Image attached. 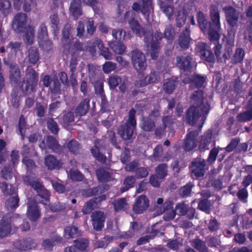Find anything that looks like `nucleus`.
I'll use <instances>...</instances> for the list:
<instances>
[{
  "label": "nucleus",
  "instance_id": "1",
  "mask_svg": "<svg viewBox=\"0 0 252 252\" xmlns=\"http://www.w3.org/2000/svg\"><path fill=\"white\" fill-rule=\"evenodd\" d=\"M136 14L131 11H126L124 15V20L127 23L132 31L140 37L144 36V41L147 47H150V53L152 59H158L161 48L162 39V32L153 31H145L138 21L135 19Z\"/></svg>",
  "mask_w": 252,
  "mask_h": 252
},
{
  "label": "nucleus",
  "instance_id": "2",
  "mask_svg": "<svg viewBox=\"0 0 252 252\" xmlns=\"http://www.w3.org/2000/svg\"><path fill=\"white\" fill-rule=\"evenodd\" d=\"M9 79L12 85L19 87L22 94L27 96L33 93L37 86L38 75L35 70L28 67L26 71V77L22 81L19 67L17 64L9 65Z\"/></svg>",
  "mask_w": 252,
  "mask_h": 252
},
{
  "label": "nucleus",
  "instance_id": "3",
  "mask_svg": "<svg viewBox=\"0 0 252 252\" xmlns=\"http://www.w3.org/2000/svg\"><path fill=\"white\" fill-rule=\"evenodd\" d=\"M210 17L211 21H208L205 14L198 10L196 14L197 24L204 33H208L210 41H217L220 37L219 32L221 29V24L220 12L217 5H212L210 6Z\"/></svg>",
  "mask_w": 252,
  "mask_h": 252
},
{
  "label": "nucleus",
  "instance_id": "4",
  "mask_svg": "<svg viewBox=\"0 0 252 252\" xmlns=\"http://www.w3.org/2000/svg\"><path fill=\"white\" fill-rule=\"evenodd\" d=\"M204 92L198 90L193 92L190 96V101L192 103L187 111L186 119L188 123L190 126H194L199 118L202 121L199 126L200 130L206 119V115L209 113L210 105L207 102H204Z\"/></svg>",
  "mask_w": 252,
  "mask_h": 252
},
{
  "label": "nucleus",
  "instance_id": "5",
  "mask_svg": "<svg viewBox=\"0 0 252 252\" xmlns=\"http://www.w3.org/2000/svg\"><path fill=\"white\" fill-rule=\"evenodd\" d=\"M29 18L27 15L22 12L17 13L11 23L12 29L17 33H24V37L29 45L32 44L34 33V28L28 25Z\"/></svg>",
  "mask_w": 252,
  "mask_h": 252
},
{
  "label": "nucleus",
  "instance_id": "6",
  "mask_svg": "<svg viewBox=\"0 0 252 252\" xmlns=\"http://www.w3.org/2000/svg\"><path fill=\"white\" fill-rule=\"evenodd\" d=\"M135 114V110L131 108L129 111L128 119L126 123L120 125L118 129V133L123 140H130L133 135V130L137 125Z\"/></svg>",
  "mask_w": 252,
  "mask_h": 252
},
{
  "label": "nucleus",
  "instance_id": "7",
  "mask_svg": "<svg viewBox=\"0 0 252 252\" xmlns=\"http://www.w3.org/2000/svg\"><path fill=\"white\" fill-rule=\"evenodd\" d=\"M14 214L7 213L0 220V238L7 236L11 231L12 223L14 222Z\"/></svg>",
  "mask_w": 252,
  "mask_h": 252
},
{
  "label": "nucleus",
  "instance_id": "8",
  "mask_svg": "<svg viewBox=\"0 0 252 252\" xmlns=\"http://www.w3.org/2000/svg\"><path fill=\"white\" fill-rule=\"evenodd\" d=\"M222 10L228 26L238 27L240 19V11L232 6H225Z\"/></svg>",
  "mask_w": 252,
  "mask_h": 252
},
{
  "label": "nucleus",
  "instance_id": "9",
  "mask_svg": "<svg viewBox=\"0 0 252 252\" xmlns=\"http://www.w3.org/2000/svg\"><path fill=\"white\" fill-rule=\"evenodd\" d=\"M206 165V161L204 159L201 157L194 158L189 165L192 175L196 178L203 177L205 174Z\"/></svg>",
  "mask_w": 252,
  "mask_h": 252
},
{
  "label": "nucleus",
  "instance_id": "10",
  "mask_svg": "<svg viewBox=\"0 0 252 252\" xmlns=\"http://www.w3.org/2000/svg\"><path fill=\"white\" fill-rule=\"evenodd\" d=\"M196 50L201 59L206 62L212 63L215 61L213 51L209 48L206 43L199 42L197 44Z\"/></svg>",
  "mask_w": 252,
  "mask_h": 252
},
{
  "label": "nucleus",
  "instance_id": "11",
  "mask_svg": "<svg viewBox=\"0 0 252 252\" xmlns=\"http://www.w3.org/2000/svg\"><path fill=\"white\" fill-rule=\"evenodd\" d=\"M91 222L93 229L96 231H101L104 227L106 216L101 211H95L91 215Z\"/></svg>",
  "mask_w": 252,
  "mask_h": 252
},
{
  "label": "nucleus",
  "instance_id": "12",
  "mask_svg": "<svg viewBox=\"0 0 252 252\" xmlns=\"http://www.w3.org/2000/svg\"><path fill=\"white\" fill-rule=\"evenodd\" d=\"M131 60L134 67L139 71L146 69V59L144 54L139 50L136 49L132 52Z\"/></svg>",
  "mask_w": 252,
  "mask_h": 252
},
{
  "label": "nucleus",
  "instance_id": "13",
  "mask_svg": "<svg viewBox=\"0 0 252 252\" xmlns=\"http://www.w3.org/2000/svg\"><path fill=\"white\" fill-rule=\"evenodd\" d=\"M63 52L65 54H70L72 56L80 54V52L84 51L85 50L84 44L78 39H74L69 43L63 47Z\"/></svg>",
  "mask_w": 252,
  "mask_h": 252
},
{
  "label": "nucleus",
  "instance_id": "14",
  "mask_svg": "<svg viewBox=\"0 0 252 252\" xmlns=\"http://www.w3.org/2000/svg\"><path fill=\"white\" fill-rule=\"evenodd\" d=\"M198 135L199 130L191 131L187 134L183 144V148L185 152H190L196 147Z\"/></svg>",
  "mask_w": 252,
  "mask_h": 252
},
{
  "label": "nucleus",
  "instance_id": "15",
  "mask_svg": "<svg viewBox=\"0 0 252 252\" xmlns=\"http://www.w3.org/2000/svg\"><path fill=\"white\" fill-rule=\"evenodd\" d=\"M149 201L145 195H141L137 197L132 207V211L136 214L143 213L148 207Z\"/></svg>",
  "mask_w": 252,
  "mask_h": 252
},
{
  "label": "nucleus",
  "instance_id": "16",
  "mask_svg": "<svg viewBox=\"0 0 252 252\" xmlns=\"http://www.w3.org/2000/svg\"><path fill=\"white\" fill-rule=\"evenodd\" d=\"M193 58L192 55L179 56L176 57L177 66L184 71H190L192 68Z\"/></svg>",
  "mask_w": 252,
  "mask_h": 252
},
{
  "label": "nucleus",
  "instance_id": "17",
  "mask_svg": "<svg viewBox=\"0 0 252 252\" xmlns=\"http://www.w3.org/2000/svg\"><path fill=\"white\" fill-rule=\"evenodd\" d=\"M45 141L46 147L49 150L55 153L60 154L63 152L65 146L61 145L58 140L53 136H47L45 138Z\"/></svg>",
  "mask_w": 252,
  "mask_h": 252
},
{
  "label": "nucleus",
  "instance_id": "18",
  "mask_svg": "<svg viewBox=\"0 0 252 252\" xmlns=\"http://www.w3.org/2000/svg\"><path fill=\"white\" fill-rule=\"evenodd\" d=\"M27 216L32 221H36L41 216L37 203L32 200L27 204Z\"/></svg>",
  "mask_w": 252,
  "mask_h": 252
},
{
  "label": "nucleus",
  "instance_id": "19",
  "mask_svg": "<svg viewBox=\"0 0 252 252\" xmlns=\"http://www.w3.org/2000/svg\"><path fill=\"white\" fill-rule=\"evenodd\" d=\"M190 40L189 29L186 28L180 33L178 39V44L181 49L186 50L189 47Z\"/></svg>",
  "mask_w": 252,
  "mask_h": 252
},
{
  "label": "nucleus",
  "instance_id": "20",
  "mask_svg": "<svg viewBox=\"0 0 252 252\" xmlns=\"http://www.w3.org/2000/svg\"><path fill=\"white\" fill-rule=\"evenodd\" d=\"M100 141V140L99 139H96L94 141V147L91 149V152L96 160L102 163H104L106 162L107 158L99 151V142Z\"/></svg>",
  "mask_w": 252,
  "mask_h": 252
},
{
  "label": "nucleus",
  "instance_id": "21",
  "mask_svg": "<svg viewBox=\"0 0 252 252\" xmlns=\"http://www.w3.org/2000/svg\"><path fill=\"white\" fill-rule=\"evenodd\" d=\"M206 78V76L195 74L189 77V82L192 89H199L203 86Z\"/></svg>",
  "mask_w": 252,
  "mask_h": 252
},
{
  "label": "nucleus",
  "instance_id": "22",
  "mask_svg": "<svg viewBox=\"0 0 252 252\" xmlns=\"http://www.w3.org/2000/svg\"><path fill=\"white\" fill-rule=\"evenodd\" d=\"M69 11L75 20H77L82 15L81 3L79 0L71 1Z\"/></svg>",
  "mask_w": 252,
  "mask_h": 252
},
{
  "label": "nucleus",
  "instance_id": "23",
  "mask_svg": "<svg viewBox=\"0 0 252 252\" xmlns=\"http://www.w3.org/2000/svg\"><path fill=\"white\" fill-rule=\"evenodd\" d=\"M212 135L213 132L211 129H208L202 135L199 145V148L201 150L205 151L209 149V146L211 143Z\"/></svg>",
  "mask_w": 252,
  "mask_h": 252
},
{
  "label": "nucleus",
  "instance_id": "24",
  "mask_svg": "<svg viewBox=\"0 0 252 252\" xmlns=\"http://www.w3.org/2000/svg\"><path fill=\"white\" fill-rule=\"evenodd\" d=\"M45 164L48 169L51 170L59 169L62 166V163L52 155L47 156L45 158Z\"/></svg>",
  "mask_w": 252,
  "mask_h": 252
},
{
  "label": "nucleus",
  "instance_id": "25",
  "mask_svg": "<svg viewBox=\"0 0 252 252\" xmlns=\"http://www.w3.org/2000/svg\"><path fill=\"white\" fill-rule=\"evenodd\" d=\"M90 100L86 98L82 100L76 107L75 112L80 116L85 115L88 112L90 108Z\"/></svg>",
  "mask_w": 252,
  "mask_h": 252
},
{
  "label": "nucleus",
  "instance_id": "26",
  "mask_svg": "<svg viewBox=\"0 0 252 252\" xmlns=\"http://www.w3.org/2000/svg\"><path fill=\"white\" fill-rule=\"evenodd\" d=\"M88 69V77L89 78V82L91 84H94V82L98 80L97 75L100 70L99 67L94 63H88L87 65Z\"/></svg>",
  "mask_w": 252,
  "mask_h": 252
},
{
  "label": "nucleus",
  "instance_id": "27",
  "mask_svg": "<svg viewBox=\"0 0 252 252\" xmlns=\"http://www.w3.org/2000/svg\"><path fill=\"white\" fill-rule=\"evenodd\" d=\"M177 78L168 79L163 85V90L165 93L168 94H172L177 85Z\"/></svg>",
  "mask_w": 252,
  "mask_h": 252
},
{
  "label": "nucleus",
  "instance_id": "28",
  "mask_svg": "<svg viewBox=\"0 0 252 252\" xmlns=\"http://www.w3.org/2000/svg\"><path fill=\"white\" fill-rule=\"evenodd\" d=\"M28 59V62L33 65L37 63L39 59V53L37 47L32 46L29 49Z\"/></svg>",
  "mask_w": 252,
  "mask_h": 252
},
{
  "label": "nucleus",
  "instance_id": "29",
  "mask_svg": "<svg viewBox=\"0 0 252 252\" xmlns=\"http://www.w3.org/2000/svg\"><path fill=\"white\" fill-rule=\"evenodd\" d=\"M10 102L15 108H18L20 105L21 95L17 87H14L11 93Z\"/></svg>",
  "mask_w": 252,
  "mask_h": 252
},
{
  "label": "nucleus",
  "instance_id": "30",
  "mask_svg": "<svg viewBox=\"0 0 252 252\" xmlns=\"http://www.w3.org/2000/svg\"><path fill=\"white\" fill-rule=\"evenodd\" d=\"M136 178L132 175L126 177L123 181V185L124 186L121 188V191L124 192L127 191L130 189L133 188L136 183Z\"/></svg>",
  "mask_w": 252,
  "mask_h": 252
},
{
  "label": "nucleus",
  "instance_id": "31",
  "mask_svg": "<svg viewBox=\"0 0 252 252\" xmlns=\"http://www.w3.org/2000/svg\"><path fill=\"white\" fill-rule=\"evenodd\" d=\"M79 235V230L77 226L69 225L64 228V236L67 239L74 238Z\"/></svg>",
  "mask_w": 252,
  "mask_h": 252
},
{
  "label": "nucleus",
  "instance_id": "32",
  "mask_svg": "<svg viewBox=\"0 0 252 252\" xmlns=\"http://www.w3.org/2000/svg\"><path fill=\"white\" fill-rule=\"evenodd\" d=\"M71 29L70 26H65L63 30L62 37L61 38L63 47L64 46H66L67 44L74 39L72 37H70Z\"/></svg>",
  "mask_w": 252,
  "mask_h": 252
},
{
  "label": "nucleus",
  "instance_id": "33",
  "mask_svg": "<svg viewBox=\"0 0 252 252\" xmlns=\"http://www.w3.org/2000/svg\"><path fill=\"white\" fill-rule=\"evenodd\" d=\"M245 55L244 50L242 48H237L234 55L231 58V63L234 64H238L243 62Z\"/></svg>",
  "mask_w": 252,
  "mask_h": 252
},
{
  "label": "nucleus",
  "instance_id": "34",
  "mask_svg": "<svg viewBox=\"0 0 252 252\" xmlns=\"http://www.w3.org/2000/svg\"><path fill=\"white\" fill-rule=\"evenodd\" d=\"M112 204L114 206V210L116 212L125 211L128 205L125 198H121L115 200Z\"/></svg>",
  "mask_w": 252,
  "mask_h": 252
},
{
  "label": "nucleus",
  "instance_id": "35",
  "mask_svg": "<svg viewBox=\"0 0 252 252\" xmlns=\"http://www.w3.org/2000/svg\"><path fill=\"white\" fill-rule=\"evenodd\" d=\"M51 28L53 33L56 35L59 30L60 19L57 13L51 14L49 17Z\"/></svg>",
  "mask_w": 252,
  "mask_h": 252
},
{
  "label": "nucleus",
  "instance_id": "36",
  "mask_svg": "<svg viewBox=\"0 0 252 252\" xmlns=\"http://www.w3.org/2000/svg\"><path fill=\"white\" fill-rule=\"evenodd\" d=\"M95 173L97 179L100 182H108L110 180L111 174L103 168L97 169L96 170Z\"/></svg>",
  "mask_w": 252,
  "mask_h": 252
},
{
  "label": "nucleus",
  "instance_id": "37",
  "mask_svg": "<svg viewBox=\"0 0 252 252\" xmlns=\"http://www.w3.org/2000/svg\"><path fill=\"white\" fill-rule=\"evenodd\" d=\"M186 17L194 14L195 11H198L197 8H194L192 2H187L184 4L182 9L179 10Z\"/></svg>",
  "mask_w": 252,
  "mask_h": 252
},
{
  "label": "nucleus",
  "instance_id": "38",
  "mask_svg": "<svg viewBox=\"0 0 252 252\" xmlns=\"http://www.w3.org/2000/svg\"><path fill=\"white\" fill-rule=\"evenodd\" d=\"M155 123L150 117L144 118L141 124L142 129L145 131H151L155 127Z\"/></svg>",
  "mask_w": 252,
  "mask_h": 252
},
{
  "label": "nucleus",
  "instance_id": "39",
  "mask_svg": "<svg viewBox=\"0 0 252 252\" xmlns=\"http://www.w3.org/2000/svg\"><path fill=\"white\" fill-rule=\"evenodd\" d=\"M109 46L113 52L117 54H123L126 49L124 44L121 41H112L110 43Z\"/></svg>",
  "mask_w": 252,
  "mask_h": 252
},
{
  "label": "nucleus",
  "instance_id": "40",
  "mask_svg": "<svg viewBox=\"0 0 252 252\" xmlns=\"http://www.w3.org/2000/svg\"><path fill=\"white\" fill-rule=\"evenodd\" d=\"M167 165L166 163H161L158 165L155 169L156 175L160 180L164 179L167 175Z\"/></svg>",
  "mask_w": 252,
  "mask_h": 252
},
{
  "label": "nucleus",
  "instance_id": "41",
  "mask_svg": "<svg viewBox=\"0 0 252 252\" xmlns=\"http://www.w3.org/2000/svg\"><path fill=\"white\" fill-rule=\"evenodd\" d=\"M105 190L104 186H98L97 187L88 189L85 191V194L87 197H91L96 196L99 194H102L104 192Z\"/></svg>",
  "mask_w": 252,
  "mask_h": 252
},
{
  "label": "nucleus",
  "instance_id": "42",
  "mask_svg": "<svg viewBox=\"0 0 252 252\" xmlns=\"http://www.w3.org/2000/svg\"><path fill=\"white\" fill-rule=\"evenodd\" d=\"M160 7L163 12L167 16L169 20L172 19L174 10V7L164 1H161Z\"/></svg>",
  "mask_w": 252,
  "mask_h": 252
},
{
  "label": "nucleus",
  "instance_id": "43",
  "mask_svg": "<svg viewBox=\"0 0 252 252\" xmlns=\"http://www.w3.org/2000/svg\"><path fill=\"white\" fill-rule=\"evenodd\" d=\"M237 120L239 122H246L252 120V108H248V110L238 114L236 117Z\"/></svg>",
  "mask_w": 252,
  "mask_h": 252
},
{
  "label": "nucleus",
  "instance_id": "44",
  "mask_svg": "<svg viewBox=\"0 0 252 252\" xmlns=\"http://www.w3.org/2000/svg\"><path fill=\"white\" fill-rule=\"evenodd\" d=\"M96 44L97 45L99 48L100 54L103 56L106 60H110L111 59L112 53L109 51L108 48L104 46V44L101 40H97Z\"/></svg>",
  "mask_w": 252,
  "mask_h": 252
},
{
  "label": "nucleus",
  "instance_id": "45",
  "mask_svg": "<svg viewBox=\"0 0 252 252\" xmlns=\"http://www.w3.org/2000/svg\"><path fill=\"white\" fill-rule=\"evenodd\" d=\"M194 185L191 182H189L186 185L181 187L179 190V194L182 197L189 196L191 192Z\"/></svg>",
  "mask_w": 252,
  "mask_h": 252
},
{
  "label": "nucleus",
  "instance_id": "46",
  "mask_svg": "<svg viewBox=\"0 0 252 252\" xmlns=\"http://www.w3.org/2000/svg\"><path fill=\"white\" fill-rule=\"evenodd\" d=\"M19 202L18 196L10 197L6 201L5 207L8 210H13L18 207Z\"/></svg>",
  "mask_w": 252,
  "mask_h": 252
},
{
  "label": "nucleus",
  "instance_id": "47",
  "mask_svg": "<svg viewBox=\"0 0 252 252\" xmlns=\"http://www.w3.org/2000/svg\"><path fill=\"white\" fill-rule=\"evenodd\" d=\"M0 189L5 196L13 195L16 191L14 187L12 185H10L9 186L5 182L0 183Z\"/></svg>",
  "mask_w": 252,
  "mask_h": 252
},
{
  "label": "nucleus",
  "instance_id": "48",
  "mask_svg": "<svg viewBox=\"0 0 252 252\" xmlns=\"http://www.w3.org/2000/svg\"><path fill=\"white\" fill-rule=\"evenodd\" d=\"M113 239V238L112 236H105L101 240L96 241L94 244V246L95 248H105Z\"/></svg>",
  "mask_w": 252,
  "mask_h": 252
},
{
  "label": "nucleus",
  "instance_id": "49",
  "mask_svg": "<svg viewBox=\"0 0 252 252\" xmlns=\"http://www.w3.org/2000/svg\"><path fill=\"white\" fill-rule=\"evenodd\" d=\"M22 248L24 251H27L34 248L36 246V243L34 240L31 238L24 239L21 243Z\"/></svg>",
  "mask_w": 252,
  "mask_h": 252
},
{
  "label": "nucleus",
  "instance_id": "50",
  "mask_svg": "<svg viewBox=\"0 0 252 252\" xmlns=\"http://www.w3.org/2000/svg\"><path fill=\"white\" fill-rule=\"evenodd\" d=\"M234 46V43L225 42L224 52L222 54V58L225 62L230 58Z\"/></svg>",
  "mask_w": 252,
  "mask_h": 252
},
{
  "label": "nucleus",
  "instance_id": "51",
  "mask_svg": "<svg viewBox=\"0 0 252 252\" xmlns=\"http://www.w3.org/2000/svg\"><path fill=\"white\" fill-rule=\"evenodd\" d=\"M27 126L26 118L24 115H21L19 119L18 128L19 132L23 139L24 138L25 135Z\"/></svg>",
  "mask_w": 252,
  "mask_h": 252
},
{
  "label": "nucleus",
  "instance_id": "52",
  "mask_svg": "<svg viewBox=\"0 0 252 252\" xmlns=\"http://www.w3.org/2000/svg\"><path fill=\"white\" fill-rule=\"evenodd\" d=\"M67 147L69 151L74 155L79 153L80 145L75 139L70 140L67 145Z\"/></svg>",
  "mask_w": 252,
  "mask_h": 252
},
{
  "label": "nucleus",
  "instance_id": "53",
  "mask_svg": "<svg viewBox=\"0 0 252 252\" xmlns=\"http://www.w3.org/2000/svg\"><path fill=\"white\" fill-rule=\"evenodd\" d=\"M126 34V32L122 28L113 29L112 31V36L113 38L115 39L113 41L122 42L125 39Z\"/></svg>",
  "mask_w": 252,
  "mask_h": 252
},
{
  "label": "nucleus",
  "instance_id": "54",
  "mask_svg": "<svg viewBox=\"0 0 252 252\" xmlns=\"http://www.w3.org/2000/svg\"><path fill=\"white\" fill-rule=\"evenodd\" d=\"M28 171L31 172L36 167L35 162L28 156H24L22 160Z\"/></svg>",
  "mask_w": 252,
  "mask_h": 252
},
{
  "label": "nucleus",
  "instance_id": "55",
  "mask_svg": "<svg viewBox=\"0 0 252 252\" xmlns=\"http://www.w3.org/2000/svg\"><path fill=\"white\" fill-rule=\"evenodd\" d=\"M74 245L77 250L83 251L85 250L89 246V241L85 238H79L74 241Z\"/></svg>",
  "mask_w": 252,
  "mask_h": 252
},
{
  "label": "nucleus",
  "instance_id": "56",
  "mask_svg": "<svg viewBox=\"0 0 252 252\" xmlns=\"http://www.w3.org/2000/svg\"><path fill=\"white\" fill-rule=\"evenodd\" d=\"M149 172V169L148 167H137L135 172V177L136 179H140L146 177Z\"/></svg>",
  "mask_w": 252,
  "mask_h": 252
},
{
  "label": "nucleus",
  "instance_id": "57",
  "mask_svg": "<svg viewBox=\"0 0 252 252\" xmlns=\"http://www.w3.org/2000/svg\"><path fill=\"white\" fill-rule=\"evenodd\" d=\"M93 84L94 85V92L96 95H99L100 97L105 95L103 89V82L101 80H96Z\"/></svg>",
  "mask_w": 252,
  "mask_h": 252
},
{
  "label": "nucleus",
  "instance_id": "58",
  "mask_svg": "<svg viewBox=\"0 0 252 252\" xmlns=\"http://www.w3.org/2000/svg\"><path fill=\"white\" fill-rule=\"evenodd\" d=\"M238 27L228 26L226 42L235 43V37Z\"/></svg>",
  "mask_w": 252,
  "mask_h": 252
},
{
  "label": "nucleus",
  "instance_id": "59",
  "mask_svg": "<svg viewBox=\"0 0 252 252\" xmlns=\"http://www.w3.org/2000/svg\"><path fill=\"white\" fill-rule=\"evenodd\" d=\"M191 246L198 251L208 248L205 242L199 238L193 239L191 241Z\"/></svg>",
  "mask_w": 252,
  "mask_h": 252
},
{
  "label": "nucleus",
  "instance_id": "60",
  "mask_svg": "<svg viewBox=\"0 0 252 252\" xmlns=\"http://www.w3.org/2000/svg\"><path fill=\"white\" fill-rule=\"evenodd\" d=\"M40 48L44 51L49 52L53 49V43L48 39H44L38 41Z\"/></svg>",
  "mask_w": 252,
  "mask_h": 252
},
{
  "label": "nucleus",
  "instance_id": "61",
  "mask_svg": "<svg viewBox=\"0 0 252 252\" xmlns=\"http://www.w3.org/2000/svg\"><path fill=\"white\" fill-rule=\"evenodd\" d=\"M47 126L48 129L52 133L54 134H58L59 131L58 125L56 122H55L52 118H50L47 120Z\"/></svg>",
  "mask_w": 252,
  "mask_h": 252
},
{
  "label": "nucleus",
  "instance_id": "62",
  "mask_svg": "<svg viewBox=\"0 0 252 252\" xmlns=\"http://www.w3.org/2000/svg\"><path fill=\"white\" fill-rule=\"evenodd\" d=\"M48 36L47 27L45 23H42L38 31V39L39 40L46 39Z\"/></svg>",
  "mask_w": 252,
  "mask_h": 252
},
{
  "label": "nucleus",
  "instance_id": "63",
  "mask_svg": "<svg viewBox=\"0 0 252 252\" xmlns=\"http://www.w3.org/2000/svg\"><path fill=\"white\" fill-rule=\"evenodd\" d=\"M108 82L110 88L114 89L121 83L122 79L118 75H111L108 79Z\"/></svg>",
  "mask_w": 252,
  "mask_h": 252
},
{
  "label": "nucleus",
  "instance_id": "64",
  "mask_svg": "<svg viewBox=\"0 0 252 252\" xmlns=\"http://www.w3.org/2000/svg\"><path fill=\"white\" fill-rule=\"evenodd\" d=\"M198 208L207 214H209L210 212V204L208 199H203L201 200L198 203Z\"/></svg>",
  "mask_w": 252,
  "mask_h": 252
}]
</instances>
